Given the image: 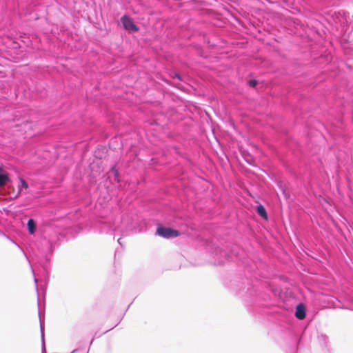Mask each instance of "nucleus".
Wrapping results in <instances>:
<instances>
[{
  "label": "nucleus",
  "instance_id": "6e6552de",
  "mask_svg": "<svg viewBox=\"0 0 353 353\" xmlns=\"http://www.w3.org/2000/svg\"><path fill=\"white\" fill-rule=\"evenodd\" d=\"M257 84V81L256 80H250L249 81V85L252 87H254Z\"/></svg>",
  "mask_w": 353,
  "mask_h": 353
},
{
  "label": "nucleus",
  "instance_id": "f257e3e1",
  "mask_svg": "<svg viewBox=\"0 0 353 353\" xmlns=\"http://www.w3.org/2000/svg\"><path fill=\"white\" fill-rule=\"evenodd\" d=\"M157 234L166 239L176 237L180 234L178 230L164 227H159L157 230Z\"/></svg>",
  "mask_w": 353,
  "mask_h": 353
},
{
  "label": "nucleus",
  "instance_id": "f03ea898",
  "mask_svg": "<svg viewBox=\"0 0 353 353\" xmlns=\"http://www.w3.org/2000/svg\"><path fill=\"white\" fill-rule=\"evenodd\" d=\"M124 28L128 31L138 32L139 28L134 24L132 18L127 15H124L121 18Z\"/></svg>",
  "mask_w": 353,
  "mask_h": 353
},
{
  "label": "nucleus",
  "instance_id": "423d86ee",
  "mask_svg": "<svg viewBox=\"0 0 353 353\" xmlns=\"http://www.w3.org/2000/svg\"><path fill=\"white\" fill-rule=\"evenodd\" d=\"M28 228L30 234H33L36 230V224L33 219H30L27 223Z\"/></svg>",
  "mask_w": 353,
  "mask_h": 353
},
{
  "label": "nucleus",
  "instance_id": "39448f33",
  "mask_svg": "<svg viewBox=\"0 0 353 353\" xmlns=\"http://www.w3.org/2000/svg\"><path fill=\"white\" fill-rule=\"evenodd\" d=\"M257 213L263 219H268V214L265 208L262 205H259L256 207Z\"/></svg>",
  "mask_w": 353,
  "mask_h": 353
},
{
  "label": "nucleus",
  "instance_id": "0eeeda50",
  "mask_svg": "<svg viewBox=\"0 0 353 353\" xmlns=\"http://www.w3.org/2000/svg\"><path fill=\"white\" fill-rule=\"evenodd\" d=\"M20 185L19 186V191L21 192L22 188L27 189L28 188V184L27 182L22 178L20 179Z\"/></svg>",
  "mask_w": 353,
  "mask_h": 353
},
{
  "label": "nucleus",
  "instance_id": "20e7f679",
  "mask_svg": "<svg viewBox=\"0 0 353 353\" xmlns=\"http://www.w3.org/2000/svg\"><path fill=\"white\" fill-rule=\"evenodd\" d=\"M9 181L8 174L0 167V187H3Z\"/></svg>",
  "mask_w": 353,
  "mask_h": 353
},
{
  "label": "nucleus",
  "instance_id": "1a4fd4ad",
  "mask_svg": "<svg viewBox=\"0 0 353 353\" xmlns=\"http://www.w3.org/2000/svg\"><path fill=\"white\" fill-rule=\"evenodd\" d=\"M172 77H176V78H178V79H181V77H180L179 74V73H177V72H174V75H173Z\"/></svg>",
  "mask_w": 353,
  "mask_h": 353
},
{
  "label": "nucleus",
  "instance_id": "7ed1b4c3",
  "mask_svg": "<svg viewBox=\"0 0 353 353\" xmlns=\"http://www.w3.org/2000/svg\"><path fill=\"white\" fill-rule=\"evenodd\" d=\"M295 316L299 319H303L305 317V309L303 304H299L296 308Z\"/></svg>",
  "mask_w": 353,
  "mask_h": 353
}]
</instances>
